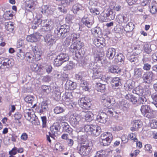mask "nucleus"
Listing matches in <instances>:
<instances>
[{"label": "nucleus", "mask_w": 157, "mask_h": 157, "mask_svg": "<svg viewBox=\"0 0 157 157\" xmlns=\"http://www.w3.org/2000/svg\"><path fill=\"white\" fill-rule=\"evenodd\" d=\"M71 37V38H72V41H73V42L69 48L70 52H72L73 55H75L78 58V56L77 54H78L79 55V52H78V51L84 46V44L80 41L76 40L79 37V36L77 34L75 33L72 34Z\"/></svg>", "instance_id": "1"}, {"label": "nucleus", "mask_w": 157, "mask_h": 157, "mask_svg": "<svg viewBox=\"0 0 157 157\" xmlns=\"http://www.w3.org/2000/svg\"><path fill=\"white\" fill-rule=\"evenodd\" d=\"M70 28L69 25L65 24L58 27L55 30V36L57 38H64L67 36Z\"/></svg>", "instance_id": "2"}, {"label": "nucleus", "mask_w": 157, "mask_h": 157, "mask_svg": "<svg viewBox=\"0 0 157 157\" xmlns=\"http://www.w3.org/2000/svg\"><path fill=\"white\" fill-rule=\"evenodd\" d=\"M36 22V25H33L32 27L33 29H36L37 26L40 25L42 27V29L45 31H48L51 30L53 27V22L51 20L47 21H42L41 19H37Z\"/></svg>", "instance_id": "3"}, {"label": "nucleus", "mask_w": 157, "mask_h": 157, "mask_svg": "<svg viewBox=\"0 0 157 157\" xmlns=\"http://www.w3.org/2000/svg\"><path fill=\"white\" fill-rule=\"evenodd\" d=\"M84 131L90 133L92 135L95 136H98L101 132L100 127L92 124H86L83 127Z\"/></svg>", "instance_id": "4"}, {"label": "nucleus", "mask_w": 157, "mask_h": 157, "mask_svg": "<svg viewBox=\"0 0 157 157\" xmlns=\"http://www.w3.org/2000/svg\"><path fill=\"white\" fill-rule=\"evenodd\" d=\"M112 138L113 136L110 133L105 132L101 135L100 142L102 145L108 146L110 144Z\"/></svg>", "instance_id": "5"}, {"label": "nucleus", "mask_w": 157, "mask_h": 157, "mask_svg": "<svg viewBox=\"0 0 157 157\" xmlns=\"http://www.w3.org/2000/svg\"><path fill=\"white\" fill-rule=\"evenodd\" d=\"M69 57L66 53H61L58 55L54 60V63L55 66L59 67L64 62L68 60Z\"/></svg>", "instance_id": "6"}, {"label": "nucleus", "mask_w": 157, "mask_h": 157, "mask_svg": "<svg viewBox=\"0 0 157 157\" xmlns=\"http://www.w3.org/2000/svg\"><path fill=\"white\" fill-rule=\"evenodd\" d=\"M77 149L80 154L83 156H86L90 153L92 147L88 145L83 144L79 145Z\"/></svg>", "instance_id": "7"}, {"label": "nucleus", "mask_w": 157, "mask_h": 157, "mask_svg": "<svg viewBox=\"0 0 157 157\" xmlns=\"http://www.w3.org/2000/svg\"><path fill=\"white\" fill-rule=\"evenodd\" d=\"M0 63L1 64L0 68L6 69L11 68L13 65L14 61L12 58H6L2 60Z\"/></svg>", "instance_id": "8"}, {"label": "nucleus", "mask_w": 157, "mask_h": 157, "mask_svg": "<svg viewBox=\"0 0 157 157\" xmlns=\"http://www.w3.org/2000/svg\"><path fill=\"white\" fill-rule=\"evenodd\" d=\"M140 110L143 115L145 117L148 118L152 117V110L150 108L149 105H143L141 106Z\"/></svg>", "instance_id": "9"}, {"label": "nucleus", "mask_w": 157, "mask_h": 157, "mask_svg": "<svg viewBox=\"0 0 157 157\" xmlns=\"http://www.w3.org/2000/svg\"><path fill=\"white\" fill-rule=\"evenodd\" d=\"M81 120L80 116L76 113L71 114L70 117L69 121L71 125L74 127L77 128Z\"/></svg>", "instance_id": "10"}, {"label": "nucleus", "mask_w": 157, "mask_h": 157, "mask_svg": "<svg viewBox=\"0 0 157 157\" xmlns=\"http://www.w3.org/2000/svg\"><path fill=\"white\" fill-rule=\"evenodd\" d=\"M103 104L105 106L109 107L115 103V99L112 96H103L101 99Z\"/></svg>", "instance_id": "11"}, {"label": "nucleus", "mask_w": 157, "mask_h": 157, "mask_svg": "<svg viewBox=\"0 0 157 157\" xmlns=\"http://www.w3.org/2000/svg\"><path fill=\"white\" fill-rule=\"evenodd\" d=\"M90 99L87 97L80 98L78 101V104L81 108L86 109L89 108L90 106Z\"/></svg>", "instance_id": "12"}, {"label": "nucleus", "mask_w": 157, "mask_h": 157, "mask_svg": "<svg viewBox=\"0 0 157 157\" xmlns=\"http://www.w3.org/2000/svg\"><path fill=\"white\" fill-rule=\"evenodd\" d=\"M93 71L92 76L93 79H100V80L104 81H105L106 80L105 76L102 75L98 67V68H93Z\"/></svg>", "instance_id": "13"}, {"label": "nucleus", "mask_w": 157, "mask_h": 157, "mask_svg": "<svg viewBox=\"0 0 157 157\" xmlns=\"http://www.w3.org/2000/svg\"><path fill=\"white\" fill-rule=\"evenodd\" d=\"M142 78L145 82L150 83L154 78V74L152 71H149L144 74Z\"/></svg>", "instance_id": "14"}, {"label": "nucleus", "mask_w": 157, "mask_h": 157, "mask_svg": "<svg viewBox=\"0 0 157 157\" xmlns=\"http://www.w3.org/2000/svg\"><path fill=\"white\" fill-rule=\"evenodd\" d=\"M59 125L58 123H54L50 127V132L48 134L50 135L51 137L55 139V135L59 129Z\"/></svg>", "instance_id": "15"}, {"label": "nucleus", "mask_w": 157, "mask_h": 157, "mask_svg": "<svg viewBox=\"0 0 157 157\" xmlns=\"http://www.w3.org/2000/svg\"><path fill=\"white\" fill-rule=\"evenodd\" d=\"M116 21L120 24L126 23L128 21V18L127 15H124L121 14L117 15L116 17Z\"/></svg>", "instance_id": "16"}, {"label": "nucleus", "mask_w": 157, "mask_h": 157, "mask_svg": "<svg viewBox=\"0 0 157 157\" xmlns=\"http://www.w3.org/2000/svg\"><path fill=\"white\" fill-rule=\"evenodd\" d=\"M132 126L131 127L130 129L132 131L138 130L142 126V122L139 120H134L132 122Z\"/></svg>", "instance_id": "17"}, {"label": "nucleus", "mask_w": 157, "mask_h": 157, "mask_svg": "<svg viewBox=\"0 0 157 157\" xmlns=\"http://www.w3.org/2000/svg\"><path fill=\"white\" fill-rule=\"evenodd\" d=\"M82 113L84 116L85 120L88 121H91L94 119V114L90 111H83Z\"/></svg>", "instance_id": "18"}, {"label": "nucleus", "mask_w": 157, "mask_h": 157, "mask_svg": "<svg viewBox=\"0 0 157 157\" xmlns=\"http://www.w3.org/2000/svg\"><path fill=\"white\" fill-rule=\"evenodd\" d=\"M106 112H101L97 116V120L99 122L102 123H105L107 121Z\"/></svg>", "instance_id": "19"}, {"label": "nucleus", "mask_w": 157, "mask_h": 157, "mask_svg": "<svg viewBox=\"0 0 157 157\" xmlns=\"http://www.w3.org/2000/svg\"><path fill=\"white\" fill-rule=\"evenodd\" d=\"M48 110V104L46 101H43L39 106L38 112L42 113Z\"/></svg>", "instance_id": "20"}, {"label": "nucleus", "mask_w": 157, "mask_h": 157, "mask_svg": "<svg viewBox=\"0 0 157 157\" xmlns=\"http://www.w3.org/2000/svg\"><path fill=\"white\" fill-rule=\"evenodd\" d=\"M124 57L121 53L117 54L114 57V59L113 61V63H116L118 62L124 63Z\"/></svg>", "instance_id": "21"}, {"label": "nucleus", "mask_w": 157, "mask_h": 157, "mask_svg": "<svg viewBox=\"0 0 157 157\" xmlns=\"http://www.w3.org/2000/svg\"><path fill=\"white\" fill-rule=\"evenodd\" d=\"M39 38V36L37 33H33L27 36L26 40L31 42H36Z\"/></svg>", "instance_id": "22"}, {"label": "nucleus", "mask_w": 157, "mask_h": 157, "mask_svg": "<svg viewBox=\"0 0 157 157\" xmlns=\"http://www.w3.org/2000/svg\"><path fill=\"white\" fill-rule=\"evenodd\" d=\"M116 50L113 48H110L107 51L106 56L109 59H113L115 56Z\"/></svg>", "instance_id": "23"}, {"label": "nucleus", "mask_w": 157, "mask_h": 157, "mask_svg": "<svg viewBox=\"0 0 157 157\" xmlns=\"http://www.w3.org/2000/svg\"><path fill=\"white\" fill-rule=\"evenodd\" d=\"M33 50L35 55V58L36 60L38 61L41 58V52L40 50L36 47H33Z\"/></svg>", "instance_id": "24"}, {"label": "nucleus", "mask_w": 157, "mask_h": 157, "mask_svg": "<svg viewBox=\"0 0 157 157\" xmlns=\"http://www.w3.org/2000/svg\"><path fill=\"white\" fill-rule=\"evenodd\" d=\"M44 38L45 42L49 45L52 44L54 42L53 36L51 35L49 32L47 33V34L44 37Z\"/></svg>", "instance_id": "25"}, {"label": "nucleus", "mask_w": 157, "mask_h": 157, "mask_svg": "<svg viewBox=\"0 0 157 157\" xmlns=\"http://www.w3.org/2000/svg\"><path fill=\"white\" fill-rule=\"evenodd\" d=\"M35 99L34 97L31 95L26 96L25 98V100L26 102L31 104L32 105L33 104V105L32 106L33 108H34L36 105V104L35 102Z\"/></svg>", "instance_id": "26"}, {"label": "nucleus", "mask_w": 157, "mask_h": 157, "mask_svg": "<svg viewBox=\"0 0 157 157\" xmlns=\"http://www.w3.org/2000/svg\"><path fill=\"white\" fill-rule=\"evenodd\" d=\"M112 151L110 149H106L105 150L102 151L101 152H98L97 153L98 157H107L111 154Z\"/></svg>", "instance_id": "27"}, {"label": "nucleus", "mask_w": 157, "mask_h": 157, "mask_svg": "<svg viewBox=\"0 0 157 157\" xmlns=\"http://www.w3.org/2000/svg\"><path fill=\"white\" fill-rule=\"evenodd\" d=\"M83 9L84 8L82 5L76 3L73 6L72 10L75 14H77L78 12L82 11Z\"/></svg>", "instance_id": "28"}, {"label": "nucleus", "mask_w": 157, "mask_h": 157, "mask_svg": "<svg viewBox=\"0 0 157 157\" xmlns=\"http://www.w3.org/2000/svg\"><path fill=\"white\" fill-rule=\"evenodd\" d=\"M107 114L110 117H113L115 118L118 117V114L114 111L113 109L108 108L106 109Z\"/></svg>", "instance_id": "29"}, {"label": "nucleus", "mask_w": 157, "mask_h": 157, "mask_svg": "<svg viewBox=\"0 0 157 157\" xmlns=\"http://www.w3.org/2000/svg\"><path fill=\"white\" fill-rule=\"evenodd\" d=\"M134 82L131 80L128 81L125 84L124 87L126 90L131 91L133 89Z\"/></svg>", "instance_id": "30"}, {"label": "nucleus", "mask_w": 157, "mask_h": 157, "mask_svg": "<svg viewBox=\"0 0 157 157\" xmlns=\"http://www.w3.org/2000/svg\"><path fill=\"white\" fill-rule=\"evenodd\" d=\"M111 82L112 85L114 88L121 85V79L118 77H116L113 78Z\"/></svg>", "instance_id": "31"}, {"label": "nucleus", "mask_w": 157, "mask_h": 157, "mask_svg": "<svg viewBox=\"0 0 157 157\" xmlns=\"http://www.w3.org/2000/svg\"><path fill=\"white\" fill-rule=\"evenodd\" d=\"M33 0H27L25 2V7L27 10H30L33 9Z\"/></svg>", "instance_id": "32"}, {"label": "nucleus", "mask_w": 157, "mask_h": 157, "mask_svg": "<svg viewBox=\"0 0 157 157\" xmlns=\"http://www.w3.org/2000/svg\"><path fill=\"white\" fill-rule=\"evenodd\" d=\"M62 126L63 130L65 132H68L69 134H71L72 132L73 129L70 127L67 123L66 122L63 123L62 124Z\"/></svg>", "instance_id": "33"}, {"label": "nucleus", "mask_w": 157, "mask_h": 157, "mask_svg": "<svg viewBox=\"0 0 157 157\" xmlns=\"http://www.w3.org/2000/svg\"><path fill=\"white\" fill-rule=\"evenodd\" d=\"M82 22L83 25H85L88 28H91L93 23V22L92 20L88 18H82Z\"/></svg>", "instance_id": "34"}, {"label": "nucleus", "mask_w": 157, "mask_h": 157, "mask_svg": "<svg viewBox=\"0 0 157 157\" xmlns=\"http://www.w3.org/2000/svg\"><path fill=\"white\" fill-rule=\"evenodd\" d=\"M108 20H111L114 19L116 15L115 12H113L112 9L109 8L106 10Z\"/></svg>", "instance_id": "35"}, {"label": "nucleus", "mask_w": 157, "mask_h": 157, "mask_svg": "<svg viewBox=\"0 0 157 157\" xmlns=\"http://www.w3.org/2000/svg\"><path fill=\"white\" fill-rule=\"evenodd\" d=\"M72 98L71 93L66 92L62 97V99L64 102L69 101Z\"/></svg>", "instance_id": "36"}, {"label": "nucleus", "mask_w": 157, "mask_h": 157, "mask_svg": "<svg viewBox=\"0 0 157 157\" xmlns=\"http://www.w3.org/2000/svg\"><path fill=\"white\" fill-rule=\"evenodd\" d=\"M134 27V24L132 22H130L124 27V29L126 32H131L133 30Z\"/></svg>", "instance_id": "37"}, {"label": "nucleus", "mask_w": 157, "mask_h": 157, "mask_svg": "<svg viewBox=\"0 0 157 157\" xmlns=\"http://www.w3.org/2000/svg\"><path fill=\"white\" fill-rule=\"evenodd\" d=\"M104 57L101 53L99 52L95 54L94 56V60L95 62H101Z\"/></svg>", "instance_id": "38"}, {"label": "nucleus", "mask_w": 157, "mask_h": 157, "mask_svg": "<svg viewBox=\"0 0 157 157\" xmlns=\"http://www.w3.org/2000/svg\"><path fill=\"white\" fill-rule=\"evenodd\" d=\"M5 27L6 29L10 32H12L14 29L13 24L11 22L6 23Z\"/></svg>", "instance_id": "39"}, {"label": "nucleus", "mask_w": 157, "mask_h": 157, "mask_svg": "<svg viewBox=\"0 0 157 157\" xmlns=\"http://www.w3.org/2000/svg\"><path fill=\"white\" fill-rule=\"evenodd\" d=\"M65 85L67 86H68V88L71 90H74L76 87L75 83L70 80L67 81Z\"/></svg>", "instance_id": "40"}, {"label": "nucleus", "mask_w": 157, "mask_h": 157, "mask_svg": "<svg viewBox=\"0 0 157 157\" xmlns=\"http://www.w3.org/2000/svg\"><path fill=\"white\" fill-rule=\"evenodd\" d=\"M143 72V71L141 68H135L134 70V75L136 77H141Z\"/></svg>", "instance_id": "41"}, {"label": "nucleus", "mask_w": 157, "mask_h": 157, "mask_svg": "<svg viewBox=\"0 0 157 157\" xmlns=\"http://www.w3.org/2000/svg\"><path fill=\"white\" fill-rule=\"evenodd\" d=\"M156 5L155 1H153L150 6V7H151L150 11L152 14L155 13L157 12Z\"/></svg>", "instance_id": "42"}, {"label": "nucleus", "mask_w": 157, "mask_h": 157, "mask_svg": "<svg viewBox=\"0 0 157 157\" xmlns=\"http://www.w3.org/2000/svg\"><path fill=\"white\" fill-rule=\"evenodd\" d=\"M109 71L112 73L118 74L120 72L121 70L117 66H112L109 67Z\"/></svg>", "instance_id": "43"}, {"label": "nucleus", "mask_w": 157, "mask_h": 157, "mask_svg": "<svg viewBox=\"0 0 157 157\" xmlns=\"http://www.w3.org/2000/svg\"><path fill=\"white\" fill-rule=\"evenodd\" d=\"M80 81L81 82L80 85L82 87L83 90L85 91H88L89 88L87 82L84 80L83 79Z\"/></svg>", "instance_id": "44"}, {"label": "nucleus", "mask_w": 157, "mask_h": 157, "mask_svg": "<svg viewBox=\"0 0 157 157\" xmlns=\"http://www.w3.org/2000/svg\"><path fill=\"white\" fill-rule=\"evenodd\" d=\"M143 48L144 51L148 54H150L152 51L151 45L147 44H145L143 45Z\"/></svg>", "instance_id": "45"}, {"label": "nucleus", "mask_w": 157, "mask_h": 157, "mask_svg": "<svg viewBox=\"0 0 157 157\" xmlns=\"http://www.w3.org/2000/svg\"><path fill=\"white\" fill-rule=\"evenodd\" d=\"M106 10L103 11L101 13L100 17L103 21H107L108 20Z\"/></svg>", "instance_id": "46"}, {"label": "nucleus", "mask_w": 157, "mask_h": 157, "mask_svg": "<svg viewBox=\"0 0 157 157\" xmlns=\"http://www.w3.org/2000/svg\"><path fill=\"white\" fill-rule=\"evenodd\" d=\"M24 53L21 49H18L17 54V59L18 60H23L24 58Z\"/></svg>", "instance_id": "47"}, {"label": "nucleus", "mask_w": 157, "mask_h": 157, "mask_svg": "<svg viewBox=\"0 0 157 157\" xmlns=\"http://www.w3.org/2000/svg\"><path fill=\"white\" fill-rule=\"evenodd\" d=\"M65 105L69 108L71 109L75 106L76 103L73 102L71 101H66L64 102Z\"/></svg>", "instance_id": "48"}, {"label": "nucleus", "mask_w": 157, "mask_h": 157, "mask_svg": "<svg viewBox=\"0 0 157 157\" xmlns=\"http://www.w3.org/2000/svg\"><path fill=\"white\" fill-rule=\"evenodd\" d=\"M89 8L90 12L93 15L96 16L99 14L100 12L98 8L92 7H89Z\"/></svg>", "instance_id": "49"}, {"label": "nucleus", "mask_w": 157, "mask_h": 157, "mask_svg": "<svg viewBox=\"0 0 157 157\" xmlns=\"http://www.w3.org/2000/svg\"><path fill=\"white\" fill-rule=\"evenodd\" d=\"M147 101V97L142 95L140 96L138 98V104H145Z\"/></svg>", "instance_id": "50"}, {"label": "nucleus", "mask_w": 157, "mask_h": 157, "mask_svg": "<svg viewBox=\"0 0 157 157\" xmlns=\"http://www.w3.org/2000/svg\"><path fill=\"white\" fill-rule=\"evenodd\" d=\"M25 57L27 60L29 62H33L35 58L34 56L30 53H27L26 54Z\"/></svg>", "instance_id": "51"}, {"label": "nucleus", "mask_w": 157, "mask_h": 157, "mask_svg": "<svg viewBox=\"0 0 157 157\" xmlns=\"http://www.w3.org/2000/svg\"><path fill=\"white\" fill-rule=\"evenodd\" d=\"M97 90L98 91L102 92L105 88V85L104 84L98 83L97 84Z\"/></svg>", "instance_id": "52"}, {"label": "nucleus", "mask_w": 157, "mask_h": 157, "mask_svg": "<svg viewBox=\"0 0 157 157\" xmlns=\"http://www.w3.org/2000/svg\"><path fill=\"white\" fill-rule=\"evenodd\" d=\"M151 97L153 100L152 103L157 109V93H153L151 95Z\"/></svg>", "instance_id": "53"}, {"label": "nucleus", "mask_w": 157, "mask_h": 157, "mask_svg": "<svg viewBox=\"0 0 157 157\" xmlns=\"http://www.w3.org/2000/svg\"><path fill=\"white\" fill-rule=\"evenodd\" d=\"M74 64L71 62H70L63 67L64 71L70 70L73 68Z\"/></svg>", "instance_id": "54"}, {"label": "nucleus", "mask_w": 157, "mask_h": 157, "mask_svg": "<svg viewBox=\"0 0 157 157\" xmlns=\"http://www.w3.org/2000/svg\"><path fill=\"white\" fill-rule=\"evenodd\" d=\"M54 113L56 114L62 113L64 111L63 108L60 106L56 107L54 109Z\"/></svg>", "instance_id": "55"}, {"label": "nucleus", "mask_w": 157, "mask_h": 157, "mask_svg": "<svg viewBox=\"0 0 157 157\" xmlns=\"http://www.w3.org/2000/svg\"><path fill=\"white\" fill-rule=\"evenodd\" d=\"M75 78L80 81L83 79V72H79L75 75Z\"/></svg>", "instance_id": "56"}, {"label": "nucleus", "mask_w": 157, "mask_h": 157, "mask_svg": "<svg viewBox=\"0 0 157 157\" xmlns=\"http://www.w3.org/2000/svg\"><path fill=\"white\" fill-rule=\"evenodd\" d=\"M54 94L55 97L57 99H59L61 97V92L59 91V90L58 88L56 89L54 91Z\"/></svg>", "instance_id": "57"}, {"label": "nucleus", "mask_w": 157, "mask_h": 157, "mask_svg": "<svg viewBox=\"0 0 157 157\" xmlns=\"http://www.w3.org/2000/svg\"><path fill=\"white\" fill-rule=\"evenodd\" d=\"M55 148L57 150L61 151L64 149L62 145L60 143H58L55 145Z\"/></svg>", "instance_id": "58"}, {"label": "nucleus", "mask_w": 157, "mask_h": 157, "mask_svg": "<svg viewBox=\"0 0 157 157\" xmlns=\"http://www.w3.org/2000/svg\"><path fill=\"white\" fill-rule=\"evenodd\" d=\"M100 63L103 65L108 66L110 64V62L108 61L105 57L103 59H102Z\"/></svg>", "instance_id": "59"}, {"label": "nucleus", "mask_w": 157, "mask_h": 157, "mask_svg": "<svg viewBox=\"0 0 157 157\" xmlns=\"http://www.w3.org/2000/svg\"><path fill=\"white\" fill-rule=\"evenodd\" d=\"M73 18V16L70 14H67L66 17V20L68 23L71 22Z\"/></svg>", "instance_id": "60"}, {"label": "nucleus", "mask_w": 157, "mask_h": 157, "mask_svg": "<svg viewBox=\"0 0 157 157\" xmlns=\"http://www.w3.org/2000/svg\"><path fill=\"white\" fill-rule=\"evenodd\" d=\"M45 71V68L39 67L38 71H37L36 72L39 75H41L44 74Z\"/></svg>", "instance_id": "61"}, {"label": "nucleus", "mask_w": 157, "mask_h": 157, "mask_svg": "<svg viewBox=\"0 0 157 157\" xmlns=\"http://www.w3.org/2000/svg\"><path fill=\"white\" fill-rule=\"evenodd\" d=\"M136 135L134 133H131L129 134L128 138L131 140H134V142H137V139L136 138Z\"/></svg>", "instance_id": "62"}, {"label": "nucleus", "mask_w": 157, "mask_h": 157, "mask_svg": "<svg viewBox=\"0 0 157 157\" xmlns=\"http://www.w3.org/2000/svg\"><path fill=\"white\" fill-rule=\"evenodd\" d=\"M138 98L132 95L130 101L133 104H136V103L138 104Z\"/></svg>", "instance_id": "63"}, {"label": "nucleus", "mask_w": 157, "mask_h": 157, "mask_svg": "<svg viewBox=\"0 0 157 157\" xmlns=\"http://www.w3.org/2000/svg\"><path fill=\"white\" fill-rule=\"evenodd\" d=\"M151 126L153 128H156L157 127V121L156 120H153L150 124Z\"/></svg>", "instance_id": "64"}]
</instances>
